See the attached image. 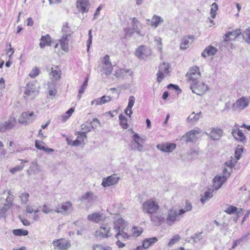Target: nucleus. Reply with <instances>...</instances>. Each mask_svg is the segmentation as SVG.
Segmentation results:
<instances>
[{"label":"nucleus","instance_id":"obj_17","mask_svg":"<svg viewBox=\"0 0 250 250\" xmlns=\"http://www.w3.org/2000/svg\"><path fill=\"white\" fill-rule=\"evenodd\" d=\"M201 132L199 128H195L188 133H187L183 137H186V142H190L196 140L197 139V135Z\"/></svg>","mask_w":250,"mask_h":250},{"label":"nucleus","instance_id":"obj_1","mask_svg":"<svg viewBox=\"0 0 250 250\" xmlns=\"http://www.w3.org/2000/svg\"><path fill=\"white\" fill-rule=\"evenodd\" d=\"M131 27H126L124 29L125 37L126 38L132 37L134 33H136L138 35L143 37L145 33L142 31L143 25L136 18L131 19Z\"/></svg>","mask_w":250,"mask_h":250},{"label":"nucleus","instance_id":"obj_38","mask_svg":"<svg viewBox=\"0 0 250 250\" xmlns=\"http://www.w3.org/2000/svg\"><path fill=\"white\" fill-rule=\"evenodd\" d=\"M194 39V37L193 36H188L186 37H184L183 40L182 42L180 45V48L181 49L185 50L188 47V45L189 44V40H192Z\"/></svg>","mask_w":250,"mask_h":250},{"label":"nucleus","instance_id":"obj_11","mask_svg":"<svg viewBox=\"0 0 250 250\" xmlns=\"http://www.w3.org/2000/svg\"><path fill=\"white\" fill-rule=\"evenodd\" d=\"M52 244L54 249L58 250H67L71 246L70 241L62 238L54 240Z\"/></svg>","mask_w":250,"mask_h":250},{"label":"nucleus","instance_id":"obj_25","mask_svg":"<svg viewBox=\"0 0 250 250\" xmlns=\"http://www.w3.org/2000/svg\"><path fill=\"white\" fill-rule=\"evenodd\" d=\"M52 42L51 38L48 34L42 36L39 43L41 48H44L46 46H50Z\"/></svg>","mask_w":250,"mask_h":250},{"label":"nucleus","instance_id":"obj_5","mask_svg":"<svg viewBox=\"0 0 250 250\" xmlns=\"http://www.w3.org/2000/svg\"><path fill=\"white\" fill-rule=\"evenodd\" d=\"M250 99L247 97L243 96L237 99L232 105L233 111L239 112L249 106Z\"/></svg>","mask_w":250,"mask_h":250},{"label":"nucleus","instance_id":"obj_53","mask_svg":"<svg viewBox=\"0 0 250 250\" xmlns=\"http://www.w3.org/2000/svg\"><path fill=\"white\" fill-rule=\"evenodd\" d=\"M238 210L237 208L233 206L229 205L224 209V211L229 214H231L235 213Z\"/></svg>","mask_w":250,"mask_h":250},{"label":"nucleus","instance_id":"obj_6","mask_svg":"<svg viewBox=\"0 0 250 250\" xmlns=\"http://www.w3.org/2000/svg\"><path fill=\"white\" fill-rule=\"evenodd\" d=\"M200 77L201 73L199 68L196 65L190 67L186 75V77L190 85L197 82Z\"/></svg>","mask_w":250,"mask_h":250},{"label":"nucleus","instance_id":"obj_28","mask_svg":"<svg viewBox=\"0 0 250 250\" xmlns=\"http://www.w3.org/2000/svg\"><path fill=\"white\" fill-rule=\"evenodd\" d=\"M217 49L216 47L210 45L207 46L204 51L202 53V56L206 58L207 56L214 55L217 52Z\"/></svg>","mask_w":250,"mask_h":250},{"label":"nucleus","instance_id":"obj_63","mask_svg":"<svg viewBox=\"0 0 250 250\" xmlns=\"http://www.w3.org/2000/svg\"><path fill=\"white\" fill-rule=\"evenodd\" d=\"M42 211L45 214H48L53 211V209L50 206L44 204L42 208Z\"/></svg>","mask_w":250,"mask_h":250},{"label":"nucleus","instance_id":"obj_57","mask_svg":"<svg viewBox=\"0 0 250 250\" xmlns=\"http://www.w3.org/2000/svg\"><path fill=\"white\" fill-rule=\"evenodd\" d=\"M243 38L247 42H250V28H247L242 34Z\"/></svg>","mask_w":250,"mask_h":250},{"label":"nucleus","instance_id":"obj_20","mask_svg":"<svg viewBox=\"0 0 250 250\" xmlns=\"http://www.w3.org/2000/svg\"><path fill=\"white\" fill-rule=\"evenodd\" d=\"M227 176L222 177L221 175L216 176L213 180V187L214 190L219 189L223 184L227 181Z\"/></svg>","mask_w":250,"mask_h":250},{"label":"nucleus","instance_id":"obj_26","mask_svg":"<svg viewBox=\"0 0 250 250\" xmlns=\"http://www.w3.org/2000/svg\"><path fill=\"white\" fill-rule=\"evenodd\" d=\"M214 190V189H212V188H208L205 192L204 194L202 195L201 198L200 199V201L203 204L206 203L210 198H212V197L213 196V192Z\"/></svg>","mask_w":250,"mask_h":250},{"label":"nucleus","instance_id":"obj_13","mask_svg":"<svg viewBox=\"0 0 250 250\" xmlns=\"http://www.w3.org/2000/svg\"><path fill=\"white\" fill-rule=\"evenodd\" d=\"M35 119L33 112H24L19 118V122L21 124L27 125L31 123Z\"/></svg>","mask_w":250,"mask_h":250},{"label":"nucleus","instance_id":"obj_10","mask_svg":"<svg viewBox=\"0 0 250 250\" xmlns=\"http://www.w3.org/2000/svg\"><path fill=\"white\" fill-rule=\"evenodd\" d=\"M169 64L164 62L159 66V70L157 74V81L160 83L169 72Z\"/></svg>","mask_w":250,"mask_h":250},{"label":"nucleus","instance_id":"obj_8","mask_svg":"<svg viewBox=\"0 0 250 250\" xmlns=\"http://www.w3.org/2000/svg\"><path fill=\"white\" fill-rule=\"evenodd\" d=\"M190 88L193 93L200 96L208 90V86L204 83L196 82L190 84Z\"/></svg>","mask_w":250,"mask_h":250},{"label":"nucleus","instance_id":"obj_46","mask_svg":"<svg viewBox=\"0 0 250 250\" xmlns=\"http://www.w3.org/2000/svg\"><path fill=\"white\" fill-rule=\"evenodd\" d=\"M12 232L15 236H26L28 234L27 230L23 229H15L13 230Z\"/></svg>","mask_w":250,"mask_h":250},{"label":"nucleus","instance_id":"obj_21","mask_svg":"<svg viewBox=\"0 0 250 250\" xmlns=\"http://www.w3.org/2000/svg\"><path fill=\"white\" fill-rule=\"evenodd\" d=\"M70 37L62 36L58 40L61 48L65 52L69 51V42Z\"/></svg>","mask_w":250,"mask_h":250},{"label":"nucleus","instance_id":"obj_36","mask_svg":"<svg viewBox=\"0 0 250 250\" xmlns=\"http://www.w3.org/2000/svg\"><path fill=\"white\" fill-rule=\"evenodd\" d=\"M88 78L87 77L85 81H84L83 83L82 84V85L81 86L79 91H78V95L77 96V99L78 100H80L83 94L84 93V90L86 88L87 85H88Z\"/></svg>","mask_w":250,"mask_h":250},{"label":"nucleus","instance_id":"obj_48","mask_svg":"<svg viewBox=\"0 0 250 250\" xmlns=\"http://www.w3.org/2000/svg\"><path fill=\"white\" fill-rule=\"evenodd\" d=\"M74 111V108L71 107L68 109L63 115H62V118L63 122H65L68 119Z\"/></svg>","mask_w":250,"mask_h":250},{"label":"nucleus","instance_id":"obj_64","mask_svg":"<svg viewBox=\"0 0 250 250\" xmlns=\"http://www.w3.org/2000/svg\"><path fill=\"white\" fill-rule=\"evenodd\" d=\"M23 165L17 166L16 167L11 168L10 170V172L12 174H14L16 172L21 171L23 168Z\"/></svg>","mask_w":250,"mask_h":250},{"label":"nucleus","instance_id":"obj_9","mask_svg":"<svg viewBox=\"0 0 250 250\" xmlns=\"http://www.w3.org/2000/svg\"><path fill=\"white\" fill-rule=\"evenodd\" d=\"M102 68L101 70L102 74H105L106 76L110 74L113 68L108 55H106L104 57L102 61Z\"/></svg>","mask_w":250,"mask_h":250},{"label":"nucleus","instance_id":"obj_22","mask_svg":"<svg viewBox=\"0 0 250 250\" xmlns=\"http://www.w3.org/2000/svg\"><path fill=\"white\" fill-rule=\"evenodd\" d=\"M127 73L130 76L133 74V71L129 69H121L118 68L115 71L114 75L118 78L123 79L125 77Z\"/></svg>","mask_w":250,"mask_h":250},{"label":"nucleus","instance_id":"obj_19","mask_svg":"<svg viewBox=\"0 0 250 250\" xmlns=\"http://www.w3.org/2000/svg\"><path fill=\"white\" fill-rule=\"evenodd\" d=\"M76 7L79 11L82 13H87L89 10V0H78Z\"/></svg>","mask_w":250,"mask_h":250},{"label":"nucleus","instance_id":"obj_7","mask_svg":"<svg viewBox=\"0 0 250 250\" xmlns=\"http://www.w3.org/2000/svg\"><path fill=\"white\" fill-rule=\"evenodd\" d=\"M182 217L179 214V211L174 209H170L168 210L167 215L165 217V222L168 226H171L176 222H178Z\"/></svg>","mask_w":250,"mask_h":250},{"label":"nucleus","instance_id":"obj_34","mask_svg":"<svg viewBox=\"0 0 250 250\" xmlns=\"http://www.w3.org/2000/svg\"><path fill=\"white\" fill-rule=\"evenodd\" d=\"M241 34L240 30L237 29L232 32L227 33L226 34V37L225 41L226 42H229L230 41L231 37L236 38L238 37Z\"/></svg>","mask_w":250,"mask_h":250},{"label":"nucleus","instance_id":"obj_24","mask_svg":"<svg viewBox=\"0 0 250 250\" xmlns=\"http://www.w3.org/2000/svg\"><path fill=\"white\" fill-rule=\"evenodd\" d=\"M135 102V97L133 96H130L128 99V105L125 110V113L126 115L128 116L129 117H131V114L133 113L132 108Z\"/></svg>","mask_w":250,"mask_h":250},{"label":"nucleus","instance_id":"obj_23","mask_svg":"<svg viewBox=\"0 0 250 250\" xmlns=\"http://www.w3.org/2000/svg\"><path fill=\"white\" fill-rule=\"evenodd\" d=\"M112 98L109 96H103L101 98L94 99L91 102V104L96 105H102L110 102Z\"/></svg>","mask_w":250,"mask_h":250},{"label":"nucleus","instance_id":"obj_27","mask_svg":"<svg viewBox=\"0 0 250 250\" xmlns=\"http://www.w3.org/2000/svg\"><path fill=\"white\" fill-rule=\"evenodd\" d=\"M147 21L150 22V25L154 28H157L164 21L163 18L156 15L153 16L151 21L149 20H147Z\"/></svg>","mask_w":250,"mask_h":250},{"label":"nucleus","instance_id":"obj_52","mask_svg":"<svg viewBox=\"0 0 250 250\" xmlns=\"http://www.w3.org/2000/svg\"><path fill=\"white\" fill-rule=\"evenodd\" d=\"M89 124L91 125V130H94L101 125L100 121L97 118H94L92 121L90 122Z\"/></svg>","mask_w":250,"mask_h":250},{"label":"nucleus","instance_id":"obj_45","mask_svg":"<svg viewBox=\"0 0 250 250\" xmlns=\"http://www.w3.org/2000/svg\"><path fill=\"white\" fill-rule=\"evenodd\" d=\"M133 143H137V142H140L142 144L146 141V137H141L137 133H134L133 136L132 137Z\"/></svg>","mask_w":250,"mask_h":250},{"label":"nucleus","instance_id":"obj_61","mask_svg":"<svg viewBox=\"0 0 250 250\" xmlns=\"http://www.w3.org/2000/svg\"><path fill=\"white\" fill-rule=\"evenodd\" d=\"M92 42V30L90 29L88 31V39L87 41V51H89L90 46Z\"/></svg>","mask_w":250,"mask_h":250},{"label":"nucleus","instance_id":"obj_41","mask_svg":"<svg viewBox=\"0 0 250 250\" xmlns=\"http://www.w3.org/2000/svg\"><path fill=\"white\" fill-rule=\"evenodd\" d=\"M130 235L124 231V229L117 231V233L115 235V237L117 239H122L123 240H127L130 238Z\"/></svg>","mask_w":250,"mask_h":250},{"label":"nucleus","instance_id":"obj_16","mask_svg":"<svg viewBox=\"0 0 250 250\" xmlns=\"http://www.w3.org/2000/svg\"><path fill=\"white\" fill-rule=\"evenodd\" d=\"M205 133L212 140L218 141L222 136L223 131L218 127H213L209 132H206Z\"/></svg>","mask_w":250,"mask_h":250},{"label":"nucleus","instance_id":"obj_39","mask_svg":"<svg viewBox=\"0 0 250 250\" xmlns=\"http://www.w3.org/2000/svg\"><path fill=\"white\" fill-rule=\"evenodd\" d=\"M192 206L191 203L188 201H186V205L183 208L179 210V214L182 216L184 214L192 210Z\"/></svg>","mask_w":250,"mask_h":250},{"label":"nucleus","instance_id":"obj_4","mask_svg":"<svg viewBox=\"0 0 250 250\" xmlns=\"http://www.w3.org/2000/svg\"><path fill=\"white\" fill-rule=\"evenodd\" d=\"M159 205L154 199H150L146 201L142 205L144 212L151 214L158 210Z\"/></svg>","mask_w":250,"mask_h":250},{"label":"nucleus","instance_id":"obj_37","mask_svg":"<svg viewBox=\"0 0 250 250\" xmlns=\"http://www.w3.org/2000/svg\"><path fill=\"white\" fill-rule=\"evenodd\" d=\"M201 114V112L196 114H195V112H193L188 118L187 122L192 123L197 122L200 119Z\"/></svg>","mask_w":250,"mask_h":250},{"label":"nucleus","instance_id":"obj_30","mask_svg":"<svg viewBox=\"0 0 250 250\" xmlns=\"http://www.w3.org/2000/svg\"><path fill=\"white\" fill-rule=\"evenodd\" d=\"M158 241V239L155 237H151L145 239L143 242L142 248L143 250L148 249L150 246L156 243Z\"/></svg>","mask_w":250,"mask_h":250},{"label":"nucleus","instance_id":"obj_14","mask_svg":"<svg viewBox=\"0 0 250 250\" xmlns=\"http://www.w3.org/2000/svg\"><path fill=\"white\" fill-rule=\"evenodd\" d=\"M151 54V50L145 46L141 45L136 50L135 55L140 59H144L146 57L149 56Z\"/></svg>","mask_w":250,"mask_h":250},{"label":"nucleus","instance_id":"obj_32","mask_svg":"<svg viewBox=\"0 0 250 250\" xmlns=\"http://www.w3.org/2000/svg\"><path fill=\"white\" fill-rule=\"evenodd\" d=\"M125 227V223L123 218H119L114 222V229L116 231L124 229Z\"/></svg>","mask_w":250,"mask_h":250},{"label":"nucleus","instance_id":"obj_3","mask_svg":"<svg viewBox=\"0 0 250 250\" xmlns=\"http://www.w3.org/2000/svg\"><path fill=\"white\" fill-rule=\"evenodd\" d=\"M38 86L34 83H28L24 87V97L27 100L35 98L39 93Z\"/></svg>","mask_w":250,"mask_h":250},{"label":"nucleus","instance_id":"obj_47","mask_svg":"<svg viewBox=\"0 0 250 250\" xmlns=\"http://www.w3.org/2000/svg\"><path fill=\"white\" fill-rule=\"evenodd\" d=\"M93 250H112L109 246L102 244H95L92 246Z\"/></svg>","mask_w":250,"mask_h":250},{"label":"nucleus","instance_id":"obj_40","mask_svg":"<svg viewBox=\"0 0 250 250\" xmlns=\"http://www.w3.org/2000/svg\"><path fill=\"white\" fill-rule=\"evenodd\" d=\"M141 144L142 143L140 142H137V143L131 142L130 144L131 150L133 151H138L139 152L142 151L144 149V147Z\"/></svg>","mask_w":250,"mask_h":250},{"label":"nucleus","instance_id":"obj_59","mask_svg":"<svg viewBox=\"0 0 250 250\" xmlns=\"http://www.w3.org/2000/svg\"><path fill=\"white\" fill-rule=\"evenodd\" d=\"M86 137L87 136L86 134H84V132H81L80 131L78 132V136L77 139L80 141V142L81 144L82 143L84 142V140L86 138Z\"/></svg>","mask_w":250,"mask_h":250},{"label":"nucleus","instance_id":"obj_55","mask_svg":"<svg viewBox=\"0 0 250 250\" xmlns=\"http://www.w3.org/2000/svg\"><path fill=\"white\" fill-rule=\"evenodd\" d=\"M176 147V144L174 143L165 144V152H170Z\"/></svg>","mask_w":250,"mask_h":250},{"label":"nucleus","instance_id":"obj_54","mask_svg":"<svg viewBox=\"0 0 250 250\" xmlns=\"http://www.w3.org/2000/svg\"><path fill=\"white\" fill-rule=\"evenodd\" d=\"M181 239L180 236L177 234L173 236L168 243V247H171L173 245L177 243Z\"/></svg>","mask_w":250,"mask_h":250},{"label":"nucleus","instance_id":"obj_49","mask_svg":"<svg viewBox=\"0 0 250 250\" xmlns=\"http://www.w3.org/2000/svg\"><path fill=\"white\" fill-rule=\"evenodd\" d=\"M218 9V4L216 2L212 3L210 10V16L212 19L215 18L216 16V12Z\"/></svg>","mask_w":250,"mask_h":250},{"label":"nucleus","instance_id":"obj_2","mask_svg":"<svg viewBox=\"0 0 250 250\" xmlns=\"http://www.w3.org/2000/svg\"><path fill=\"white\" fill-rule=\"evenodd\" d=\"M112 235L111 227L108 224H101L95 232V237L100 239L108 238Z\"/></svg>","mask_w":250,"mask_h":250},{"label":"nucleus","instance_id":"obj_44","mask_svg":"<svg viewBox=\"0 0 250 250\" xmlns=\"http://www.w3.org/2000/svg\"><path fill=\"white\" fill-rule=\"evenodd\" d=\"M6 126H7V129L9 130L12 129L15 125L16 123V119L15 117H10L9 119L4 122Z\"/></svg>","mask_w":250,"mask_h":250},{"label":"nucleus","instance_id":"obj_29","mask_svg":"<svg viewBox=\"0 0 250 250\" xmlns=\"http://www.w3.org/2000/svg\"><path fill=\"white\" fill-rule=\"evenodd\" d=\"M71 206L72 204L70 202L67 201L62 205L60 207H58L55 211L58 213H63L69 211L71 209Z\"/></svg>","mask_w":250,"mask_h":250},{"label":"nucleus","instance_id":"obj_18","mask_svg":"<svg viewBox=\"0 0 250 250\" xmlns=\"http://www.w3.org/2000/svg\"><path fill=\"white\" fill-rule=\"evenodd\" d=\"M106 218V216L102 213H94L87 216V219L89 221H92L96 223H101L104 222Z\"/></svg>","mask_w":250,"mask_h":250},{"label":"nucleus","instance_id":"obj_12","mask_svg":"<svg viewBox=\"0 0 250 250\" xmlns=\"http://www.w3.org/2000/svg\"><path fill=\"white\" fill-rule=\"evenodd\" d=\"M151 214V221L154 225L158 226L165 222V216L161 210H157Z\"/></svg>","mask_w":250,"mask_h":250},{"label":"nucleus","instance_id":"obj_31","mask_svg":"<svg viewBox=\"0 0 250 250\" xmlns=\"http://www.w3.org/2000/svg\"><path fill=\"white\" fill-rule=\"evenodd\" d=\"M96 199V196L92 192L88 191L83 194L80 198L82 201H87L89 203H92Z\"/></svg>","mask_w":250,"mask_h":250},{"label":"nucleus","instance_id":"obj_35","mask_svg":"<svg viewBox=\"0 0 250 250\" xmlns=\"http://www.w3.org/2000/svg\"><path fill=\"white\" fill-rule=\"evenodd\" d=\"M50 76L51 77L52 81H55L59 80L61 77V71L57 68H52L51 71L50 73Z\"/></svg>","mask_w":250,"mask_h":250},{"label":"nucleus","instance_id":"obj_42","mask_svg":"<svg viewBox=\"0 0 250 250\" xmlns=\"http://www.w3.org/2000/svg\"><path fill=\"white\" fill-rule=\"evenodd\" d=\"M62 36L71 37L72 32L69 26L68 25L67 23H66L63 25L62 29Z\"/></svg>","mask_w":250,"mask_h":250},{"label":"nucleus","instance_id":"obj_60","mask_svg":"<svg viewBox=\"0 0 250 250\" xmlns=\"http://www.w3.org/2000/svg\"><path fill=\"white\" fill-rule=\"evenodd\" d=\"M243 152V148L242 147H239V146H238L235 152V157L237 160H239L240 159Z\"/></svg>","mask_w":250,"mask_h":250},{"label":"nucleus","instance_id":"obj_51","mask_svg":"<svg viewBox=\"0 0 250 250\" xmlns=\"http://www.w3.org/2000/svg\"><path fill=\"white\" fill-rule=\"evenodd\" d=\"M30 172L29 170L27 171L28 174H31L32 173H36L40 171V167H39L37 163L36 162H34L32 163V165L30 167Z\"/></svg>","mask_w":250,"mask_h":250},{"label":"nucleus","instance_id":"obj_56","mask_svg":"<svg viewBox=\"0 0 250 250\" xmlns=\"http://www.w3.org/2000/svg\"><path fill=\"white\" fill-rule=\"evenodd\" d=\"M40 73V70L38 67L34 68L29 74V76L31 78H34L37 77Z\"/></svg>","mask_w":250,"mask_h":250},{"label":"nucleus","instance_id":"obj_62","mask_svg":"<svg viewBox=\"0 0 250 250\" xmlns=\"http://www.w3.org/2000/svg\"><path fill=\"white\" fill-rule=\"evenodd\" d=\"M232 170H231L229 168H228L227 167H226L225 166V167L223 169V173L221 176L222 177H225L227 176V180L228 178L229 177L230 175V173L231 172Z\"/></svg>","mask_w":250,"mask_h":250},{"label":"nucleus","instance_id":"obj_58","mask_svg":"<svg viewBox=\"0 0 250 250\" xmlns=\"http://www.w3.org/2000/svg\"><path fill=\"white\" fill-rule=\"evenodd\" d=\"M29 195L28 193L24 192L21 194L20 198L21 200V203L27 204L29 201Z\"/></svg>","mask_w":250,"mask_h":250},{"label":"nucleus","instance_id":"obj_33","mask_svg":"<svg viewBox=\"0 0 250 250\" xmlns=\"http://www.w3.org/2000/svg\"><path fill=\"white\" fill-rule=\"evenodd\" d=\"M231 133L235 139L238 141L243 142L245 140V136L241 130L233 129Z\"/></svg>","mask_w":250,"mask_h":250},{"label":"nucleus","instance_id":"obj_50","mask_svg":"<svg viewBox=\"0 0 250 250\" xmlns=\"http://www.w3.org/2000/svg\"><path fill=\"white\" fill-rule=\"evenodd\" d=\"M143 231L142 228L133 227L132 228V235L134 237H138L142 234Z\"/></svg>","mask_w":250,"mask_h":250},{"label":"nucleus","instance_id":"obj_15","mask_svg":"<svg viewBox=\"0 0 250 250\" xmlns=\"http://www.w3.org/2000/svg\"><path fill=\"white\" fill-rule=\"evenodd\" d=\"M119 179V177L117 176L116 174H112L106 178H104L102 185L104 187H109L116 184Z\"/></svg>","mask_w":250,"mask_h":250},{"label":"nucleus","instance_id":"obj_43","mask_svg":"<svg viewBox=\"0 0 250 250\" xmlns=\"http://www.w3.org/2000/svg\"><path fill=\"white\" fill-rule=\"evenodd\" d=\"M120 125L123 129H127L128 127L127 118L124 115L121 114L119 116Z\"/></svg>","mask_w":250,"mask_h":250}]
</instances>
